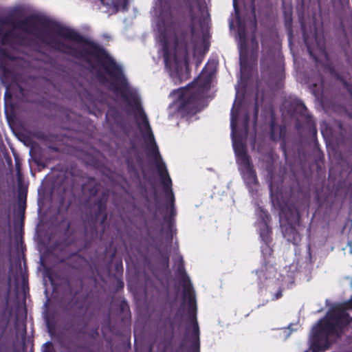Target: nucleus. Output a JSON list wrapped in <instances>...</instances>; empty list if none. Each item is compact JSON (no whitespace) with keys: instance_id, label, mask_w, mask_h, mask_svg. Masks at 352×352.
Wrapping results in <instances>:
<instances>
[{"instance_id":"21","label":"nucleus","mask_w":352,"mask_h":352,"mask_svg":"<svg viewBox=\"0 0 352 352\" xmlns=\"http://www.w3.org/2000/svg\"><path fill=\"white\" fill-rule=\"evenodd\" d=\"M233 25H234L233 21H230V29H232Z\"/></svg>"},{"instance_id":"8","label":"nucleus","mask_w":352,"mask_h":352,"mask_svg":"<svg viewBox=\"0 0 352 352\" xmlns=\"http://www.w3.org/2000/svg\"><path fill=\"white\" fill-rule=\"evenodd\" d=\"M304 41L310 55L313 56L316 61H319L322 57H327L322 38H318V36H316L315 37V43H311L309 36L305 32Z\"/></svg>"},{"instance_id":"11","label":"nucleus","mask_w":352,"mask_h":352,"mask_svg":"<svg viewBox=\"0 0 352 352\" xmlns=\"http://www.w3.org/2000/svg\"><path fill=\"white\" fill-rule=\"evenodd\" d=\"M101 3L107 6H111L115 8L116 11L122 8L126 9V0H100Z\"/></svg>"},{"instance_id":"12","label":"nucleus","mask_w":352,"mask_h":352,"mask_svg":"<svg viewBox=\"0 0 352 352\" xmlns=\"http://www.w3.org/2000/svg\"><path fill=\"white\" fill-rule=\"evenodd\" d=\"M189 1L190 8L192 12L194 10L197 11L204 16L206 14L205 8L201 5V0H188Z\"/></svg>"},{"instance_id":"22","label":"nucleus","mask_w":352,"mask_h":352,"mask_svg":"<svg viewBox=\"0 0 352 352\" xmlns=\"http://www.w3.org/2000/svg\"><path fill=\"white\" fill-rule=\"evenodd\" d=\"M11 316H12V312H11V311H10V312H9L8 318L7 319V322H9V320H10V318Z\"/></svg>"},{"instance_id":"23","label":"nucleus","mask_w":352,"mask_h":352,"mask_svg":"<svg viewBox=\"0 0 352 352\" xmlns=\"http://www.w3.org/2000/svg\"><path fill=\"white\" fill-rule=\"evenodd\" d=\"M269 187H270V192H271V194H272V186L271 184L269 185Z\"/></svg>"},{"instance_id":"5","label":"nucleus","mask_w":352,"mask_h":352,"mask_svg":"<svg viewBox=\"0 0 352 352\" xmlns=\"http://www.w3.org/2000/svg\"><path fill=\"white\" fill-rule=\"evenodd\" d=\"M214 72V66L208 64L199 77L187 87L174 91L172 95L177 98V103L180 110L187 114H195L200 109L197 102L208 91Z\"/></svg>"},{"instance_id":"2","label":"nucleus","mask_w":352,"mask_h":352,"mask_svg":"<svg viewBox=\"0 0 352 352\" xmlns=\"http://www.w3.org/2000/svg\"><path fill=\"white\" fill-rule=\"evenodd\" d=\"M157 16L155 32L160 53L164 57L166 69L173 78H180V72L187 67L190 55L195 56L201 52L202 42L194 28L188 32H176L170 7L162 3L155 7Z\"/></svg>"},{"instance_id":"10","label":"nucleus","mask_w":352,"mask_h":352,"mask_svg":"<svg viewBox=\"0 0 352 352\" xmlns=\"http://www.w3.org/2000/svg\"><path fill=\"white\" fill-rule=\"evenodd\" d=\"M238 37L239 39V51H240V65L241 70L244 67L245 64V32L243 26L239 24L238 30Z\"/></svg>"},{"instance_id":"18","label":"nucleus","mask_w":352,"mask_h":352,"mask_svg":"<svg viewBox=\"0 0 352 352\" xmlns=\"http://www.w3.org/2000/svg\"><path fill=\"white\" fill-rule=\"evenodd\" d=\"M192 352H199V346L198 344H195L193 346Z\"/></svg>"},{"instance_id":"17","label":"nucleus","mask_w":352,"mask_h":352,"mask_svg":"<svg viewBox=\"0 0 352 352\" xmlns=\"http://www.w3.org/2000/svg\"><path fill=\"white\" fill-rule=\"evenodd\" d=\"M192 19L193 25H195L197 22H200V19H197V17L193 15L192 16Z\"/></svg>"},{"instance_id":"15","label":"nucleus","mask_w":352,"mask_h":352,"mask_svg":"<svg viewBox=\"0 0 352 352\" xmlns=\"http://www.w3.org/2000/svg\"><path fill=\"white\" fill-rule=\"evenodd\" d=\"M9 97H10V88L7 87L6 88V91L5 93V100H6V102L7 101V98H8Z\"/></svg>"},{"instance_id":"19","label":"nucleus","mask_w":352,"mask_h":352,"mask_svg":"<svg viewBox=\"0 0 352 352\" xmlns=\"http://www.w3.org/2000/svg\"><path fill=\"white\" fill-rule=\"evenodd\" d=\"M348 245L350 248V253L352 254V241L348 242Z\"/></svg>"},{"instance_id":"13","label":"nucleus","mask_w":352,"mask_h":352,"mask_svg":"<svg viewBox=\"0 0 352 352\" xmlns=\"http://www.w3.org/2000/svg\"><path fill=\"white\" fill-rule=\"evenodd\" d=\"M294 104L295 105V107H292V111L294 112L302 113L303 110L305 109V106L298 99H295L294 100Z\"/></svg>"},{"instance_id":"20","label":"nucleus","mask_w":352,"mask_h":352,"mask_svg":"<svg viewBox=\"0 0 352 352\" xmlns=\"http://www.w3.org/2000/svg\"><path fill=\"white\" fill-rule=\"evenodd\" d=\"M287 21H289V22L291 21V14H290V13L289 14L288 16H287Z\"/></svg>"},{"instance_id":"3","label":"nucleus","mask_w":352,"mask_h":352,"mask_svg":"<svg viewBox=\"0 0 352 352\" xmlns=\"http://www.w3.org/2000/svg\"><path fill=\"white\" fill-rule=\"evenodd\" d=\"M241 110L237 107L235 101L231 110V136L232 146L236 157L239 170L242 177L250 190H256L258 182L256 173L252 168L245 149L244 141L248 135V115L244 113L240 119Z\"/></svg>"},{"instance_id":"14","label":"nucleus","mask_w":352,"mask_h":352,"mask_svg":"<svg viewBox=\"0 0 352 352\" xmlns=\"http://www.w3.org/2000/svg\"><path fill=\"white\" fill-rule=\"evenodd\" d=\"M233 6H234V12L236 14L237 23H240L239 18V10L237 8L236 0H233Z\"/></svg>"},{"instance_id":"4","label":"nucleus","mask_w":352,"mask_h":352,"mask_svg":"<svg viewBox=\"0 0 352 352\" xmlns=\"http://www.w3.org/2000/svg\"><path fill=\"white\" fill-rule=\"evenodd\" d=\"M351 308L352 297L348 302L335 305L326 317L313 327L311 339L316 347L322 350L327 349L333 338L339 336L342 327L351 323L352 318L346 309Z\"/></svg>"},{"instance_id":"9","label":"nucleus","mask_w":352,"mask_h":352,"mask_svg":"<svg viewBox=\"0 0 352 352\" xmlns=\"http://www.w3.org/2000/svg\"><path fill=\"white\" fill-rule=\"evenodd\" d=\"M38 25V20L34 16H30L23 21L12 24L14 32L21 31L29 35H35Z\"/></svg>"},{"instance_id":"1","label":"nucleus","mask_w":352,"mask_h":352,"mask_svg":"<svg viewBox=\"0 0 352 352\" xmlns=\"http://www.w3.org/2000/svg\"><path fill=\"white\" fill-rule=\"evenodd\" d=\"M50 45L52 47L76 57L84 58L88 62H94L104 70L106 77L98 75L102 83L131 107L138 126L144 138L148 157L153 161L157 170H167L155 141L148 118L142 105L136 89L131 87L123 74L122 68L102 48L87 41L74 30L67 28L56 30V38Z\"/></svg>"},{"instance_id":"24","label":"nucleus","mask_w":352,"mask_h":352,"mask_svg":"<svg viewBox=\"0 0 352 352\" xmlns=\"http://www.w3.org/2000/svg\"><path fill=\"white\" fill-rule=\"evenodd\" d=\"M298 238V236H296L294 238V240H296Z\"/></svg>"},{"instance_id":"16","label":"nucleus","mask_w":352,"mask_h":352,"mask_svg":"<svg viewBox=\"0 0 352 352\" xmlns=\"http://www.w3.org/2000/svg\"><path fill=\"white\" fill-rule=\"evenodd\" d=\"M281 296H282V292H281V291H278L277 293H276V294H275V296H274V297L273 298V299H278V298H279Z\"/></svg>"},{"instance_id":"7","label":"nucleus","mask_w":352,"mask_h":352,"mask_svg":"<svg viewBox=\"0 0 352 352\" xmlns=\"http://www.w3.org/2000/svg\"><path fill=\"white\" fill-rule=\"evenodd\" d=\"M256 214L258 218L256 225L261 239L263 242V245L261 246V252L264 258H265L270 256L272 252L270 245L271 243V230L268 226V215L261 207L256 210Z\"/></svg>"},{"instance_id":"6","label":"nucleus","mask_w":352,"mask_h":352,"mask_svg":"<svg viewBox=\"0 0 352 352\" xmlns=\"http://www.w3.org/2000/svg\"><path fill=\"white\" fill-rule=\"evenodd\" d=\"M175 266L179 276L180 282L183 287V305L188 307L189 319L192 324L193 336L197 340L199 336V328L196 321L197 306L195 297V291L188 276L186 275L184 265L183 258L181 255L177 254L175 258Z\"/></svg>"},{"instance_id":"25","label":"nucleus","mask_w":352,"mask_h":352,"mask_svg":"<svg viewBox=\"0 0 352 352\" xmlns=\"http://www.w3.org/2000/svg\"><path fill=\"white\" fill-rule=\"evenodd\" d=\"M272 267H270V272H272Z\"/></svg>"}]
</instances>
